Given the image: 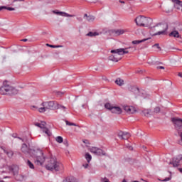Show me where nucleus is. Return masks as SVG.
<instances>
[{
  "label": "nucleus",
  "instance_id": "1",
  "mask_svg": "<svg viewBox=\"0 0 182 182\" xmlns=\"http://www.w3.org/2000/svg\"><path fill=\"white\" fill-rule=\"evenodd\" d=\"M21 151L24 154H30L32 157H34V163L37 166H42L46 160V157L43 155V151L41 149H29L26 144H23L21 146Z\"/></svg>",
  "mask_w": 182,
  "mask_h": 182
},
{
  "label": "nucleus",
  "instance_id": "2",
  "mask_svg": "<svg viewBox=\"0 0 182 182\" xmlns=\"http://www.w3.org/2000/svg\"><path fill=\"white\" fill-rule=\"evenodd\" d=\"M46 168L50 171H53V170L55 171H60L63 170V164L58 162L55 157H51L46 165Z\"/></svg>",
  "mask_w": 182,
  "mask_h": 182
},
{
  "label": "nucleus",
  "instance_id": "3",
  "mask_svg": "<svg viewBox=\"0 0 182 182\" xmlns=\"http://www.w3.org/2000/svg\"><path fill=\"white\" fill-rule=\"evenodd\" d=\"M58 103L55 101L43 102L41 103V107L38 108L39 113H45L49 110L56 109Z\"/></svg>",
  "mask_w": 182,
  "mask_h": 182
},
{
  "label": "nucleus",
  "instance_id": "4",
  "mask_svg": "<svg viewBox=\"0 0 182 182\" xmlns=\"http://www.w3.org/2000/svg\"><path fill=\"white\" fill-rule=\"evenodd\" d=\"M18 94V90L15 87L5 84L4 82L3 86L0 87V95H16Z\"/></svg>",
  "mask_w": 182,
  "mask_h": 182
},
{
  "label": "nucleus",
  "instance_id": "5",
  "mask_svg": "<svg viewBox=\"0 0 182 182\" xmlns=\"http://www.w3.org/2000/svg\"><path fill=\"white\" fill-rule=\"evenodd\" d=\"M153 29L159 31L154 34V36H157L158 35H166L167 29H168V25L167 23H158L153 27Z\"/></svg>",
  "mask_w": 182,
  "mask_h": 182
},
{
  "label": "nucleus",
  "instance_id": "6",
  "mask_svg": "<svg viewBox=\"0 0 182 182\" xmlns=\"http://www.w3.org/2000/svg\"><path fill=\"white\" fill-rule=\"evenodd\" d=\"M150 22H151V18L144 16H139L135 18V23L138 26L147 28L150 25Z\"/></svg>",
  "mask_w": 182,
  "mask_h": 182
},
{
  "label": "nucleus",
  "instance_id": "7",
  "mask_svg": "<svg viewBox=\"0 0 182 182\" xmlns=\"http://www.w3.org/2000/svg\"><path fill=\"white\" fill-rule=\"evenodd\" d=\"M127 49H132V52H134L136 50L135 46H133V47L129 46L126 48H118L117 50H111V53H118L119 55H126L129 53V50H127Z\"/></svg>",
  "mask_w": 182,
  "mask_h": 182
},
{
  "label": "nucleus",
  "instance_id": "8",
  "mask_svg": "<svg viewBox=\"0 0 182 182\" xmlns=\"http://www.w3.org/2000/svg\"><path fill=\"white\" fill-rule=\"evenodd\" d=\"M172 122L175 125V129L178 134L182 132V119L180 118H172Z\"/></svg>",
  "mask_w": 182,
  "mask_h": 182
},
{
  "label": "nucleus",
  "instance_id": "9",
  "mask_svg": "<svg viewBox=\"0 0 182 182\" xmlns=\"http://www.w3.org/2000/svg\"><path fill=\"white\" fill-rule=\"evenodd\" d=\"M90 153L95 154V156H106V152H105L102 149L97 148L96 146H92L90 148Z\"/></svg>",
  "mask_w": 182,
  "mask_h": 182
},
{
  "label": "nucleus",
  "instance_id": "10",
  "mask_svg": "<svg viewBox=\"0 0 182 182\" xmlns=\"http://www.w3.org/2000/svg\"><path fill=\"white\" fill-rule=\"evenodd\" d=\"M126 30L124 29H117V30H109V33L111 36H120V35H123L125 33Z\"/></svg>",
  "mask_w": 182,
  "mask_h": 182
},
{
  "label": "nucleus",
  "instance_id": "11",
  "mask_svg": "<svg viewBox=\"0 0 182 182\" xmlns=\"http://www.w3.org/2000/svg\"><path fill=\"white\" fill-rule=\"evenodd\" d=\"M173 167H179L182 164V155H179L177 158L173 159V161L170 163Z\"/></svg>",
  "mask_w": 182,
  "mask_h": 182
},
{
  "label": "nucleus",
  "instance_id": "12",
  "mask_svg": "<svg viewBox=\"0 0 182 182\" xmlns=\"http://www.w3.org/2000/svg\"><path fill=\"white\" fill-rule=\"evenodd\" d=\"M130 133L120 131L118 133V137H119L122 140H127L130 137Z\"/></svg>",
  "mask_w": 182,
  "mask_h": 182
},
{
  "label": "nucleus",
  "instance_id": "13",
  "mask_svg": "<svg viewBox=\"0 0 182 182\" xmlns=\"http://www.w3.org/2000/svg\"><path fill=\"white\" fill-rule=\"evenodd\" d=\"M114 55H112L109 57V60H111L112 62H119L120 60V54L119 53H112Z\"/></svg>",
  "mask_w": 182,
  "mask_h": 182
},
{
  "label": "nucleus",
  "instance_id": "14",
  "mask_svg": "<svg viewBox=\"0 0 182 182\" xmlns=\"http://www.w3.org/2000/svg\"><path fill=\"white\" fill-rule=\"evenodd\" d=\"M124 110H125L128 114H133V113L136 112V108L133 106H124Z\"/></svg>",
  "mask_w": 182,
  "mask_h": 182
},
{
  "label": "nucleus",
  "instance_id": "15",
  "mask_svg": "<svg viewBox=\"0 0 182 182\" xmlns=\"http://www.w3.org/2000/svg\"><path fill=\"white\" fill-rule=\"evenodd\" d=\"M171 2L173 4V6L176 9L180 11L182 7V1L180 0H171Z\"/></svg>",
  "mask_w": 182,
  "mask_h": 182
},
{
  "label": "nucleus",
  "instance_id": "16",
  "mask_svg": "<svg viewBox=\"0 0 182 182\" xmlns=\"http://www.w3.org/2000/svg\"><path fill=\"white\" fill-rule=\"evenodd\" d=\"M122 108H120V107H116V106L112 107L111 110V112L115 114H122Z\"/></svg>",
  "mask_w": 182,
  "mask_h": 182
},
{
  "label": "nucleus",
  "instance_id": "17",
  "mask_svg": "<svg viewBox=\"0 0 182 182\" xmlns=\"http://www.w3.org/2000/svg\"><path fill=\"white\" fill-rule=\"evenodd\" d=\"M169 36L173 38H181V36H180V33L176 30H173L170 33Z\"/></svg>",
  "mask_w": 182,
  "mask_h": 182
},
{
  "label": "nucleus",
  "instance_id": "18",
  "mask_svg": "<svg viewBox=\"0 0 182 182\" xmlns=\"http://www.w3.org/2000/svg\"><path fill=\"white\" fill-rule=\"evenodd\" d=\"M142 114L144 116H146V117H150L151 114H153V112H151V109H144Z\"/></svg>",
  "mask_w": 182,
  "mask_h": 182
},
{
  "label": "nucleus",
  "instance_id": "19",
  "mask_svg": "<svg viewBox=\"0 0 182 182\" xmlns=\"http://www.w3.org/2000/svg\"><path fill=\"white\" fill-rule=\"evenodd\" d=\"M84 19H86L87 22H93V21H95V16L92 15L87 16V14H85L84 15Z\"/></svg>",
  "mask_w": 182,
  "mask_h": 182
},
{
  "label": "nucleus",
  "instance_id": "20",
  "mask_svg": "<svg viewBox=\"0 0 182 182\" xmlns=\"http://www.w3.org/2000/svg\"><path fill=\"white\" fill-rule=\"evenodd\" d=\"M2 150L4 151V152L8 156V157H13L14 156V151H8L6 149H5L4 147H1Z\"/></svg>",
  "mask_w": 182,
  "mask_h": 182
},
{
  "label": "nucleus",
  "instance_id": "21",
  "mask_svg": "<svg viewBox=\"0 0 182 182\" xmlns=\"http://www.w3.org/2000/svg\"><path fill=\"white\" fill-rule=\"evenodd\" d=\"M63 182H77V179L73 176H70L65 179Z\"/></svg>",
  "mask_w": 182,
  "mask_h": 182
},
{
  "label": "nucleus",
  "instance_id": "22",
  "mask_svg": "<svg viewBox=\"0 0 182 182\" xmlns=\"http://www.w3.org/2000/svg\"><path fill=\"white\" fill-rule=\"evenodd\" d=\"M149 38H144L142 40H135L132 42V45H139V43H141L143 42H146Z\"/></svg>",
  "mask_w": 182,
  "mask_h": 182
},
{
  "label": "nucleus",
  "instance_id": "23",
  "mask_svg": "<svg viewBox=\"0 0 182 182\" xmlns=\"http://www.w3.org/2000/svg\"><path fill=\"white\" fill-rule=\"evenodd\" d=\"M115 83L116 85H118V86H123V85H124V81L120 78H117L115 80Z\"/></svg>",
  "mask_w": 182,
  "mask_h": 182
},
{
  "label": "nucleus",
  "instance_id": "24",
  "mask_svg": "<svg viewBox=\"0 0 182 182\" xmlns=\"http://www.w3.org/2000/svg\"><path fill=\"white\" fill-rule=\"evenodd\" d=\"M87 36H90L91 38L93 37V36H99V33L90 31L87 34Z\"/></svg>",
  "mask_w": 182,
  "mask_h": 182
},
{
  "label": "nucleus",
  "instance_id": "25",
  "mask_svg": "<svg viewBox=\"0 0 182 182\" xmlns=\"http://www.w3.org/2000/svg\"><path fill=\"white\" fill-rule=\"evenodd\" d=\"M2 9H7V11H15V8L7 7L5 6H0V11H2Z\"/></svg>",
  "mask_w": 182,
  "mask_h": 182
},
{
  "label": "nucleus",
  "instance_id": "26",
  "mask_svg": "<svg viewBox=\"0 0 182 182\" xmlns=\"http://www.w3.org/2000/svg\"><path fill=\"white\" fill-rule=\"evenodd\" d=\"M113 105H112L109 102H107L105 105V109H107L108 110H110V112H112V109H113Z\"/></svg>",
  "mask_w": 182,
  "mask_h": 182
},
{
  "label": "nucleus",
  "instance_id": "27",
  "mask_svg": "<svg viewBox=\"0 0 182 182\" xmlns=\"http://www.w3.org/2000/svg\"><path fill=\"white\" fill-rule=\"evenodd\" d=\"M56 109H60L61 110H63L64 112H66V107L60 105V104H58L57 105V107Z\"/></svg>",
  "mask_w": 182,
  "mask_h": 182
},
{
  "label": "nucleus",
  "instance_id": "28",
  "mask_svg": "<svg viewBox=\"0 0 182 182\" xmlns=\"http://www.w3.org/2000/svg\"><path fill=\"white\" fill-rule=\"evenodd\" d=\"M85 159L87 163H90V161L92 160V155H90L89 153H87L85 154Z\"/></svg>",
  "mask_w": 182,
  "mask_h": 182
},
{
  "label": "nucleus",
  "instance_id": "29",
  "mask_svg": "<svg viewBox=\"0 0 182 182\" xmlns=\"http://www.w3.org/2000/svg\"><path fill=\"white\" fill-rule=\"evenodd\" d=\"M53 14H55L56 15H60V16H65V14H66L65 12L55 11H53Z\"/></svg>",
  "mask_w": 182,
  "mask_h": 182
},
{
  "label": "nucleus",
  "instance_id": "30",
  "mask_svg": "<svg viewBox=\"0 0 182 182\" xmlns=\"http://www.w3.org/2000/svg\"><path fill=\"white\" fill-rule=\"evenodd\" d=\"M57 143H63V138L60 136H58L55 138Z\"/></svg>",
  "mask_w": 182,
  "mask_h": 182
},
{
  "label": "nucleus",
  "instance_id": "31",
  "mask_svg": "<svg viewBox=\"0 0 182 182\" xmlns=\"http://www.w3.org/2000/svg\"><path fill=\"white\" fill-rule=\"evenodd\" d=\"M26 164L28 166H29L30 168L31 169L35 168V166L29 160H27Z\"/></svg>",
  "mask_w": 182,
  "mask_h": 182
},
{
  "label": "nucleus",
  "instance_id": "32",
  "mask_svg": "<svg viewBox=\"0 0 182 182\" xmlns=\"http://www.w3.org/2000/svg\"><path fill=\"white\" fill-rule=\"evenodd\" d=\"M43 133H46V134H47L48 136H51L52 133H50V131L48 130V128H45L44 130H43Z\"/></svg>",
  "mask_w": 182,
  "mask_h": 182
},
{
  "label": "nucleus",
  "instance_id": "33",
  "mask_svg": "<svg viewBox=\"0 0 182 182\" xmlns=\"http://www.w3.org/2000/svg\"><path fill=\"white\" fill-rule=\"evenodd\" d=\"M46 128V123L45 122H41L40 129H42L43 130H44Z\"/></svg>",
  "mask_w": 182,
  "mask_h": 182
},
{
  "label": "nucleus",
  "instance_id": "34",
  "mask_svg": "<svg viewBox=\"0 0 182 182\" xmlns=\"http://www.w3.org/2000/svg\"><path fill=\"white\" fill-rule=\"evenodd\" d=\"M47 46H49L50 48H63V46H53V45H50V44H47Z\"/></svg>",
  "mask_w": 182,
  "mask_h": 182
},
{
  "label": "nucleus",
  "instance_id": "35",
  "mask_svg": "<svg viewBox=\"0 0 182 182\" xmlns=\"http://www.w3.org/2000/svg\"><path fill=\"white\" fill-rule=\"evenodd\" d=\"M65 123H66L67 126H77L76 124L69 122V121H65Z\"/></svg>",
  "mask_w": 182,
  "mask_h": 182
},
{
  "label": "nucleus",
  "instance_id": "36",
  "mask_svg": "<svg viewBox=\"0 0 182 182\" xmlns=\"http://www.w3.org/2000/svg\"><path fill=\"white\" fill-rule=\"evenodd\" d=\"M154 113H160V107H156L154 108Z\"/></svg>",
  "mask_w": 182,
  "mask_h": 182
},
{
  "label": "nucleus",
  "instance_id": "37",
  "mask_svg": "<svg viewBox=\"0 0 182 182\" xmlns=\"http://www.w3.org/2000/svg\"><path fill=\"white\" fill-rule=\"evenodd\" d=\"M65 17L67 18H74V16H75V15H72V14H69L68 13H65Z\"/></svg>",
  "mask_w": 182,
  "mask_h": 182
},
{
  "label": "nucleus",
  "instance_id": "38",
  "mask_svg": "<svg viewBox=\"0 0 182 182\" xmlns=\"http://www.w3.org/2000/svg\"><path fill=\"white\" fill-rule=\"evenodd\" d=\"M9 170L12 171V173H15V166H10Z\"/></svg>",
  "mask_w": 182,
  "mask_h": 182
},
{
  "label": "nucleus",
  "instance_id": "39",
  "mask_svg": "<svg viewBox=\"0 0 182 182\" xmlns=\"http://www.w3.org/2000/svg\"><path fill=\"white\" fill-rule=\"evenodd\" d=\"M134 90L136 95L140 92V90L137 87L134 88Z\"/></svg>",
  "mask_w": 182,
  "mask_h": 182
},
{
  "label": "nucleus",
  "instance_id": "40",
  "mask_svg": "<svg viewBox=\"0 0 182 182\" xmlns=\"http://www.w3.org/2000/svg\"><path fill=\"white\" fill-rule=\"evenodd\" d=\"M171 180V178H166L165 179L162 180L161 181H170Z\"/></svg>",
  "mask_w": 182,
  "mask_h": 182
},
{
  "label": "nucleus",
  "instance_id": "41",
  "mask_svg": "<svg viewBox=\"0 0 182 182\" xmlns=\"http://www.w3.org/2000/svg\"><path fill=\"white\" fill-rule=\"evenodd\" d=\"M154 47L157 48V49H161V48H160V46H159L158 43L154 44Z\"/></svg>",
  "mask_w": 182,
  "mask_h": 182
},
{
  "label": "nucleus",
  "instance_id": "42",
  "mask_svg": "<svg viewBox=\"0 0 182 182\" xmlns=\"http://www.w3.org/2000/svg\"><path fill=\"white\" fill-rule=\"evenodd\" d=\"M77 20L79 21V22H82V21H83V18H82V17H77Z\"/></svg>",
  "mask_w": 182,
  "mask_h": 182
},
{
  "label": "nucleus",
  "instance_id": "43",
  "mask_svg": "<svg viewBox=\"0 0 182 182\" xmlns=\"http://www.w3.org/2000/svg\"><path fill=\"white\" fill-rule=\"evenodd\" d=\"M83 167H85V168H87V167H89V164H84Z\"/></svg>",
  "mask_w": 182,
  "mask_h": 182
},
{
  "label": "nucleus",
  "instance_id": "44",
  "mask_svg": "<svg viewBox=\"0 0 182 182\" xmlns=\"http://www.w3.org/2000/svg\"><path fill=\"white\" fill-rule=\"evenodd\" d=\"M35 126H36L37 127H41V123H36Z\"/></svg>",
  "mask_w": 182,
  "mask_h": 182
},
{
  "label": "nucleus",
  "instance_id": "45",
  "mask_svg": "<svg viewBox=\"0 0 182 182\" xmlns=\"http://www.w3.org/2000/svg\"><path fill=\"white\" fill-rule=\"evenodd\" d=\"M157 69H164V66H158L156 67Z\"/></svg>",
  "mask_w": 182,
  "mask_h": 182
},
{
  "label": "nucleus",
  "instance_id": "46",
  "mask_svg": "<svg viewBox=\"0 0 182 182\" xmlns=\"http://www.w3.org/2000/svg\"><path fill=\"white\" fill-rule=\"evenodd\" d=\"M22 42H27L28 41V39L25 38V39H23L21 40Z\"/></svg>",
  "mask_w": 182,
  "mask_h": 182
},
{
  "label": "nucleus",
  "instance_id": "47",
  "mask_svg": "<svg viewBox=\"0 0 182 182\" xmlns=\"http://www.w3.org/2000/svg\"><path fill=\"white\" fill-rule=\"evenodd\" d=\"M178 76H179V77H182V73H179Z\"/></svg>",
  "mask_w": 182,
  "mask_h": 182
},
{
  "label": "nucleus",
  "instance_id": "48",
  "mask_svg": "<svg viewBox=\"0 0 182 182\" xmlns=\"http://www.w3.org/2000/svg\"><path fill=\"white\" fill-rule=\"evenodd\" d=\"M12 136L14 139H16V134H14Z\"/></svg>",
  "mask_w": 182,
  "mask_h": 182
},
{
  "label": "nucleus",
  "instance_id": "49",
  "mask_svg": "<svg viewBox=\"0 0 182 182\" xmlns=\"http://www.w3.org/2000/svg\"><path fill=\"white\" fill-rule=\"evenodd\" d=\"M129 150H133V147H132L131 146H128Z\"/></svg>",
  "mask_w": 182,
  "mask_h": 182
},
{
  "label": "nucleus",
  "instance_id": "50",
  "mask_svg": "<svg viewBox=\"0 0 182 182\" xmlns=\"http://www.w3.org/2000/svg\"><path fill=\"white\" fill-rule=\"evenodd\" d=\"M103 182H109V179L105 178V181H104Z\"/></svg>",
  "mask_w": 182,
  "mask_h": 182
},
{
  "label": "nucleus",
  "instance_id": "51",
  "mask_svg": "<svg viewBox=\"0 0 182 182\" xmlns=\"http://www.w3.org/2000/svg\"><path fill=\"white\" fill-rule=\"evenodd\" d=\"M120 4H124V1L119 0Z\"/></svg>",
  "mask_w": 182,
  "mask_h": 182
},
{
  "label": "nucleus",
  "instance_id": "52",
  "mask_svg": "<svg viewBox=\"0 0 182 182\" xmlns=\"http://www.w3.org/2000/svg\"><path fill=\"white\" fill-rule=\"evenodd\" d=\"M18 139H19V140H21L22 141H23V139L21 137H18Z\"/></svg>",
  "mask_w": 182,
  "mask_h": 182
},
{
  "label": "nucleus",
  "instance_id": "53",
  "mask_svg": "<svg viewBox=\"0 0 182 182\" xmlns=\"http://www.w3.org/2000/svg\"><path fill=\"white\" fill-rule=\"evenodd\" d=\"M18 139H19V140H21L22 141H23V139L21 137H18Z\"/></svg>",
  "mask_w": 182,
  "mask_h": 182
},
{
  "label": "nucleus",
  "instance_id": "54",
  "mask_svg": "<svg viewBox=\"0 0 182 182\" xmlns=\"http://www.w3.org/2000/svg\"><path fill=\"white\" fill-rule=\"evenodd\" d=\"M180 173H182V168H180L179 169Z\"/></svg>",
  "mask_w": 182,
  "mask_h": 182
},
{
  "label": "nucleus",
  "instance_id": "55",
  "mask_svg": "<svg viewBox=\"0 0 182 182\" xmlns=\"http://www.w3.org/2000/svg\"><path fill=\"white\" fill-rule=\"evenodd\" d=\"M58 95H62V92H58Z\"/></svg>",
  "mask_w": 182,
  "mask_h": 182
},
{
  "label": "nucleus",
  "instance_id": "56",
  "mask_svg": "<svg viewBox=\"0 0 182 182\" xmlns=\"http://www.w3.org/2000/svg\"><path fill=\"white\" fill-rule=\"evenodd\" d=\"M64 143L66 144V146H68V142H66V143H65V142H64Z\"/></svg>",
  "mask_w": 182,
  "mask_h": 182
},
{
  "label": "nucleus",
  "instance_id": "57",
  "mask_svg": "<svg viewBox=\"0 0 182 182\" xmlns=\"http://www.w3.org/2000/svg\"><path fill=\"white\" fill-rule=\"evenodd\" d=\"M0 182H4V181H0Z\"/></svg>",
  "mask_w": 182,
  "mask_h": 182
},
{
  "label": "nucleus",
  "instance_id": "58",
  "mask_svg": "<svg viewBox=\"0 0 182 182\" xmlns=\"http://www.w3.org/2000/svg\"><path fill=\"white\" fill-rule=\"evenodd\" d=\"M33 107H36L33 106Z\"/></svg>",
  "mask_w": 182,
  "mask_h": 182
},
{
  "label": "nucleus",
  "instance_id": "59",
  "mask_svg": "<svg viewBox=\"0 0 182 182\" xmlns=\"http://www.w3.org/2000/svg\"><path fill=\"white\" fill-rule=\"evenodd\" d=\"M21 1H23V0H21Z\"/></svg>",
  "mask_w": 182,
  "mask_h": 182
}]
</instances>
